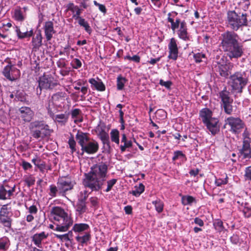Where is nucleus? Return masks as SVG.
I'll return each mask as SVG.
<instances>
[{
	"mask_svg": "<svg viewBox=\"0 0 251 251\" xmlns=\"http://www.w3.org/2000/svg\"><path fill=\"white\" fill-rule=\"evenodd\" d=\"M50 190L49 195L52 197H56L57 194L59 195L58 186H56L54 185H51L50 186Z\"/></svg>",
	"mask_w": 251,
	"mask_h": 251,
	"instance_id": "46",
	"label": "nucleus"
},
{
	"mask_svg": "<svg viewBox=\"0 0 251 251\" xmlns=\"http://www.w3.org/2000/svg\"><path fill=\"white\" fill-rule=\"evenodd\" d=\"M251 150L250 148V145L249 141L248 140H244L243 142V145L242 149L241 151L243 150Z\"/></svg>",
	"mask_w": 251,
	"mask_h": 251,
	"instance_id": "63",
	"label": "nucleus"
},
{
	"mask_svg": "<svg viewBox=\"0 0 251 251\" xmlns=\"http://www.w3.org/2000/svg\"><path fill=\"white\" fill-rule=\"evenodd\" d=\"M78 24L83 27H84L86 31L89 34H91L92 29L90 26H89L87 22L85 21V20L82 18H80V19L78 20Z\"/></svg>",
	"mask_w": 251,
	"mask_h": 251,
	"instance_id": "39",
	"label": "nucleus"
},
{
	"mask_svg": "<svg viewBox=\"0 0 251 251\" xmlns=\"http://www.w3.org/2000/svg\"><path fill=\"white\" fill-rule=\"evenodd\" d=\"M183 205H191L193 202H196L195 199L191 196H184L181 199Z\"/></svg>",
	"mask_w": 251,
	"mask_h": 251,
	"instance_id": "40",
	"label": "nucleus"
},
{
	"mask_svg": "<svg viewBox=\"0 0 251 251\" xmlns=\"http://www.w3.org/2000/svg\"><path fill=\"white\" fill-rule=\"evenodd\" d=\"M69 114H60L56 115L53 120L61 125H64L68 121Z\"/></svg>",
	"mask_w": 251,
	"mask_h": 251,
	"instance_id": "32",
	"label": "nucleus"
},
{
	"mask_svg": "<svg viewBox=\"0 0 251 251\" xmlns=\"http://www.w3.org/2000/svg\"><path fill=\"white\" fill-rule=\"evenodd\" d=\"M145 190V186L142 183L139 184V186H135V190H132L131 193L136 197L139 196Z\"/></svg>",
	"mask_w": 251,
	"mask_h": 251,
	"instance_id": "37",
	"label": "nucleus"
},
{
	"mask_svg": "<svg viewBox=\"0 0 251 251\" xmlns=\"http://www.w3.org/2000/svg\"><path fill=\"white\" fill-rule=\"evenodd\" d=\"M204 57H205V55L203 54L200 53L195 54L194 55V58L195 60V61L197 63L201 62L202 61L201 59L202 58H204Z\"/></svg>",
	"mask_w": 251,
	"mask_h": 251,
	"instance_id": "55",
	"label": "nucleus"
},
{
	"mask_svg": "<svg viewBox=\"0 0 251 251\" xmlns=\"http://www.w3.org/2000/svg\"><path fill=\"white\" fill-rule=\"evenodd\" d=\"M68 144L69 145L70 148L72 150V152H74L76 151L75 149V146H76V142L75 140H74V137L72 136L71 138H70Z\"/></svg>",
	"mask_w": 251,
	"mask_h": 251,
	"instance_id": "48",
	"label": "nucleus"
},
{
	"mask_svg": "<svg viewBox=\"0 0 251 251\" xmlns=\"http://www.w3.org/2000/svg\"><path fill=\"white\" fill-rule=\"evenodd\" d=\"M68 9L74 13L73 18L75 20H79L80 18H81L80 15L82 11V9L79 8L76 5H75L73 3H70L69 4Z\"/></svg>",
	"mask_w": 251,
	"mask_h": 251,
	"instance_id": "27",
	"label": "nucleus"
},
{
	"mask_svg": "<svg viewBox=\"0 0 251 251\" xmlns=\"http://www.w3.org/2000/svg\"><path fill=\"white\" fill-rule=\"evenodd\" d=\"M227 26L233 31H237L240 27L248 25L246 14H238L235 11L227 13Z\"/></svg>",
	"mask_w": 251,
	"mask_h": 251,
	"instance_id": "4",
	"label": "nucleus"
},
{
	"mask_svg": "<svg viewBox=\"0 0 251 251\" xmlns=\"http://www.w3.org/2000/svg\"><path fill=\"white\" fill-rule=\"evenodd\" d=\"M25 182L28 187L34 184L35 180L32 177H29L25 180Z\"/></svg>",
	"mask_w": 251,
	"mask_h": 251,
	"instance_id": "64",
	"label": "nucleus"
},
{
	"mask_svg": "<svg viewBox=\"0 0 251 251\" xmlns=\"http://www.w3.org/2000/svg\"><path fill=\"white\" fill-rule=\"evenodd\" d=\"M199 114L200 117L203 124L211 120V119H213L214 118L212 117V112L207 108L202 109L200 111Z\"/></svg>",
	"mask_w": 251,
	"mask_h": 251,
	"instance_id": "21",
	"label": "nucleus"
},
{
	"mask_svg": "<svg viewBox=\"0 0 251 251\" xmlns=\"http://www.w3.org/2000/svg\"><path fill=\"white\" fill-rule=\"evenodd\" d=\"M15 191V186L10 187L8 184L0 186V200L10 199Z\"/></svg>",
	"mask_w": 251,
	"mask_h": 251,
	"instance_id": "15",
	"label": "nucleus"
},
{
	"mask_svg": "<svg viewBox=\"0 0 251 251\" xmlns=\"http://www.w3.org/2000/svg\"><path fill=\"white\" fill-rule=\"evenodd\" d=\"M117 179H112L111 180L107 181V187L106 189L105 190V191L106 192L110 191L111 190L112 187L114 186V185L117 182Z\"/></svg>",
	"mask_w": 251,
	"mask_h": 251,
	"instance_id": "49",
	"label": "nucleus"
},
{
	"mask_svg": "<svg viewBox=\"0 0 251 251\" xmlns=\"http://www.w3.org/2000/svg\"><path fill=\"white\" fill-rule=\"evenodd\" d=\"M89 82L91 84V87L94 88L98 91H103L105 90V87L104 84L101 81V80L99 78L97 79L95 78H90L89 80Z\"/></svg>",
	"mask_w": 251,
	"mask_h": 251,
	"instance_id": "23",
	"label": "nucleus"
},
{
	"mask_svg": "<svg viewBox=\"0 0 251 251\" xmlns=\"http://www.w3.org/2000/svg\"><path fill=\"white\" fill-rule=\"evenodd\" d=\"M177 34L180 39L184 41L189 40V36L187 32V25L184 21L181 22L180 28L178 30Z\"/></svg>",
	"mask_w": 251,
	"mask_h": 251,
	"instance_id": "20",
	"label": "nucleus"
},
{
	"mask_svg": "<svg viewBox=\"0 0 251 251\" xmlns=\"http://www.w3.org/2000/svg\"><path fill=\"white\" fill-rule=\"evenodd\" d=\"M81 110L79 109L75 108L73 109L71 111V116L73 119H75V122L76 123L77 122H81L82 121V119H79V115L81 113Z\"/></svg>",
	"mask_w": 251,
	"mask_h": 251,
	"instance_id": "38",
	"label": "nucleus"
},
{
	"mask_svg": "<svg viewBox=\"0 0 251 251\" xmlns=\"http://www.w3.org/2000/svg\"><path fill=\"white\" fill-rule=\"evenodd\" d=\"M241 155L243 156V158H251V150H243L240 151Z\"/></svg>",
	"mask_w": 251,
	"mask_h": 251,
	"instance_id": "50",
	"label": "nucleus"
},
{
	"mask_svg": "<svg viewBox=\"0 0 251 251\" xmlns=\"http://www.w3.org/2000/svg\"><path fill=\"white\" fill-rule=\"evenodd\" d=\"M32 163L36 166L41 171L43 172L45 169L46 164L44 161L39 157H36L32 159Z\"/></svg>",
	"mask_w": 251,
	"mask_h": 251,
	"instance_id": "34",
	"label": "nucleus"
},
{
	"mask_svg": "<svg viewBox=\"0 0 251 251\" xmlns=\"http://www.w3.org/2000/svg\"><path fill=\"white\" fill-rule=\"evenodd\" d=\"M111 139L112 142L117 144H119V132L117 129H112L110 132Z\"/></svg>",
	"mask_w": 251,
	"mask_h": 251,
	"instance_id": "41",
	"label": "nucleus"
},
{
	"mask_svg": "<svg viewBox=\"0 0 251 251\" xmlns=\"http://www.w3.org/2000/svg\"><path fill=\"white\" fill-rule=\"evenodd\" d=\"M203 124L212 135H215L220 131L219 120L217 118H213L211 119V120Z\"/></svg>",
	"mask_w": 251,
	"mask_h": 251,
	"instance_id": "16",
	"label": "nucleus"
},
{
	"mask_svg": "<svg viewBox=\"0 0 251 251\" xmlns=\"http://www.w3.org/2000/svg\"><path fill=\"white\" fill-rule=\"evenodd\" d=\"M214 226H215V228L219 230H222L224 228L223 223L220 220H217L216 222H215L214 223Z\"/></svg>",
	"mask_w": 251,
	"mask_h": 251,
	"instance_id": "53",
	"label": "nucleus"
},
{
	"mask_svg": "<svg viewBox=\"0 0 251 251\" xmlns=\"http://www.w3.org/2000/svg\"><path fill=\"white\" fill-rule=\"evenodd\" d=\"M168 48L169 50V58L174 60H176L178 56V48L175 38L171 39Z\"/></svg>",
	"mask_w": 251,
	"mask_h": 251,
	"instance_id": "18",
	"label": "nucleus"
},
{
	"mask_svg": "<svg viewBox=\"0 0 251 251\" xmlns=\"http://www.w3.org/2000/svg\"><path fill=\"white\" fill-rule=\"evenodd\" d=\"M55 236L57 238L65 241H71L72 240V239H70V238H69L68 235H67L66 234L63 235L56 234Z\"/></svg>",
	"mask_w": 251,
	"mask_h": 251,
	"instance_id": "57",
	"label": "nucleus"
},
{
	"mask_svg": "<svg viewBox=\"0 0 251 251\" xmlns=\"http://www.w3.org/2000/svg\"><path fill=\"white\" fill-rule=\"evenodd\" d=\"M100 138L101 140L109 139V135L104 130H102L99 134Z\"/></svg>",
	"mask_w": 251,
	"mask_h": 251,
	"instance_id": "58",
	"label": "nucleus"
},
{
	"mask_svg": "<svg viewBox=\"0 0 251 251\" xmlns=\"http://www.w3.org/2000/svg\"><path fill=\"white\" fill-rule=\"evenodd\" d=\"M19 111L21 118L25 122H30L34 116L33 111L28 107H22L19 109Z\"/></svg>",
	"mask_w": 251,
	"mask_h": 251,
	"instance_id": "17",
	"label": "nucleus"
},
{
	"mask_svg": "<svg viewBox=\"0 0 251 251\" xmlns=\"http://www.w3.org/2000/svg\"><path fill=\"white\" fill-rule=\"evenodd\" d=\"M38 82L36 93L39 96L41 95L43 89L52 90L58 85L56 81L50 75H44L39 77Z\"/></svg>",
	"mask_w": 251,
	"mask_h": 251,
	"instance_id": "6",
	"label": "nucleus"
},
{
	"mask_svg": "<svg viewBox=\"0 0 251 251\" xmlns=\"http://www.w3.org/2000/svg\"><path fill=\"white\" fill-rule=\"evenodd\" d=\"M231 242L234 244H237L239 242V236L236 234H233L230 237Z\"/></svg>",
	"mask_w": 251,
	"mask_h": 251,
	"instance_id": "62",
	"label": "nucleus"
},
{
	"mask_svg": "<svg viewBox=\"0 0 251 251\" xmlns=\"http://www.w3.org/2000/svg\"><path fill=\"white\" fill-rule=\"evenodd\" d=\"M227 183V177L224 179H217L215 180V184L217 186H220L222 185L226 184Z\"/></svg>",
	"mask_w": 251,
	"mask_h": 251,
	"instance_id": "56",
	"label": "nucleus"
},
{
	"mask_svg": "<svg viewBox=\"0 0 251 251\" xmlns=\"http://www.w3.org/2000/svg\"><path fill=\"white\" fill-rule=\"evenodd\" d=\"M11 217V214L8 211L7 205H3L0 210V223L8 229L11 228L12 220Z\"/></svg>",
	"mask_w": 251,
	"mask_h": 251,
	"instance_id": "10",
	"label": "nucleus"
},
{
	"mask_svg": "<svg viewBox=\"0 0 251 251\" xmlns=\"http://www.w3.org/2000/svg\"><path fill=\"white\" fill-rule=\"evenodd\" d=\"M25 11H26V8L24 7L23 9L18 8L15 9L14 10V17L16 21H19V22H23L24 21L25 18Z\"/></svg>",
	"mask_w": 251,
	"mask_h": 251,
	"instance_id": "28",
	"label": "nucleus"
},
{
	"mask_svg": "<svg viewBox=\"0 0 251 251\" xmlns=\"http://www.w3.org/2000/svg\"><path fill=\"white\" fill-rule=\"evenodd\" d=\"M127 79L120 75L117 78V88L118 90H122L124 89L125 83L126 82Z\"/></svg>",
	"mask_w": 251,
	"mask_h": 251,
	"instance_id": "35",
	"label": "nucleus"
},
{
	"mask_svg": "<svg viewBox=\"0 0 251 251\" xmlns=\"http://www.w3.org/2000/svg\"><path fill=\"white\" fill-rule=\"evenodd\" d=\"M245 176L247 179L251 180V166L246 168Z\"/></svg>",
	"mask_w": 251,
	"mask_h": 251,
	"instance_id": "59",
	"label": "nucleus"
},
{
	"mask_svg": "<svg viewBox=\"0 0 251 251\" xmlns=\"http://www.w3.org/2000/svg\"><path fill=\"white\" fill-rule=\"evenodd\" d=\"M168 21L171 24V28L174 31L178 28L181 22L179 19H176L175 22L172 18L169 17H168Z\"/></svg>",
	"mask_w": 251,
	"mask_h": 251,
	"instance_id": "43",
	"label": "nucleus"
},
{
	"mask_svg": "<svg viewBox=\"0 0 251 251\" xmlns=\"http://www.w3.org/2000/svg\"><path fill=\"white\" fill-rule=\"evenodd\" d=\"M248 81L245 72H236L229 76V84L232 91L237 93H242Z\"/></svg>",
	"mask_w": 251,
	"mask_h": 251,
	"instance_id": "3",
	"label": "nucleus"
},
{
	"mask_svg": "<svg viewBox=\"0 0 251 251\" xmlns=\"http://www.w3.org/2000/svg\"><path fill=\"white\" fill-rule=\"evenodd\" d=\"M2 73L7 79L14 81L20 75V72L15 65L9 63L4 67Z\"/></svg>",
	"mask_w": 251,
	"mask_h": 251,
	"instance_id": "11",
	"label": "nucleus"
},
{
	"mask_svg": "<svg viewBox=\"0 0 251 251\" xmlns=\"http://www.w3.org/2000/svg\"><path fill=\"white\" fill-rule=\"evenodd\" d=\"M15 96H16V98H15L16 100L23 101L25 100V98L24 93L21 92V93H19V94L17 93V94Z\"/></svg>",
	"mask_w": 251,
	"mask_h": 251,
	"instance_id": "60",
	"label": "nucleus"
},
{
	"mask_svg": "<svg viewBox=\"0 0 251 251\" xmlns=\"http://www.w3.org/2000/svg\"><path fill=\"white\" fill-rule=\"evenodd\" d=\"M233 103H227L225 105H222L221 107L224 109L225 112L228 115H231L236 109L235 107L232 105Z\"/></svg>",
	"mask_w": 251,
	"mask_h": 251,
	"instance_id": "36",
	"label": "nucleus"
},
{
	"mask_svg": "<svg viewBox=\"0 0 251 251\" xmlns=\"http://www.w3.org/2000/svg\"><path fill=\"white\" fill-rule=\"evenodd\" d=\"M184 154L182 153L181 151H177L174 152V156L172 159L174 161H175L180 157H184Z\"/></svg>",
	"mask_w": 251,
	"mask_h": 251,
	"instance_id": "52",
	"label": "nucleus"
},
{
	"mask_svg": "<svg viewBox=\"0 0 251 251\" xmlns=\"http://www.w3.org/2000/svg\"><path fill=\"white\" fill-rule=\"evenodd\" d=\"M219 72L221 76L227 77L229 75L228 67L226 65H220L218 67Z\"/></svg>",
	"mask_w": 251,
	"mask_h": 251,
	"instance_id": "42",
	"label": "nucleus"
},
{
	"mask_svg": "<svg viewBox=\"0 0 251 251\" xmlns=\"http://www.w3.org/2000/svg\"><path fill=\"white\" fill-rule=\"evenodd\" d=\"M71 65L74 69H77L81 67L82 63L79 59L75 58L73 60Z\"/></svg>",
	"mask_w": 251,
	"mask_h": 251,
	"instance_id": "47",
	"label": "nucleus"
},
{
	"mask_svg": "<svg viewBox=\"0 0 251 251\" xmlns=\"http://www.w3.org/2000/svg\"><path fill=\"white\" fill-rule=\"evenodd\" d=\"M90 239L91 235L89 232H85L83 235H78L76 237V240L82 246L84 244L86 245Z\"/></svg>",
	"mask_w": 251,
	"mask_h": 251,
	"instance_id": "31",
	"label": "nucleus"
},
{
	"mask_svg": "<svg viewBox=\"0 0 251 251\" xmlns=\"http://www.w3.org/2000/svg\"><path fill=\"white\" fill-rule=\"evenodd\" d=\"M159 84L161 86H164L167 89H170L171 86L172 84V82L171 81H164L162 79H160L159 81Z\"/></svg>",
	"mask_w": 251,
	"mask_h": 251,
	"instance_id": "54",
	"label": "nucleus"
},
{
	"mask_svg": "<svg viewBox=\"0 0 251 251\" xmlns=\"http://www.w3.org/2000/svg\"><path fill=\"white\" fill-rule=\"evenodd\" d=\"M13 30L16 33V34L20 39H23L25 38L31 37L33 34V31L32 29L30 31H21L19 27L15 26V28H13Z\"/></svg>",
	"mask_w": 251,
	"mask_h": 251,
	"instance_id": "24",
	"label": "nucleus"
},
{
	"mask_svg": "<svg viewBox=\"0 0 251 251\" xmlns=\"http://www.w3.org/2000/svg\"><path fill=\"white\" fill-rule=\"evenodd\" d=\"M32 136L35 139H44L50 136L52 130L43 121H35L30 123L29 126Z\"/></svg>",
	"mask_w": 251,
	"mask_h": 251,
	"instance_id": "5",
	"label": "nucleus"
},
{
	"mask_svg": "<svg viewBox=\"0 0 251 251\" xmlns=\"http://www.w3.org/2000/svg\"><path fill=\"white\" fill-rule=\"evenodd\" d=\"M64 94L62 92L56 93L52 96V100L55 102L57 101H62L64 100Z\"/></svg>",
	"mask_w": 251,
	"mask_h": 251,
	"instance_id": "44",
	"label": "nucleus"
},
{
	"mask_svg": "<svg viewBox=\"0 0 251 251\" xmlns=\"http://www.w3.org/2000/svg\"><path fill=\"white\" fill-rule=\"evenodd\" d=\"M107 169V164L103 162L93 167L87 175L85 185L92 191H98L101 189L106 180Z\"/></svg>",
	"mask_w": 251,
	"mask_h": 251,
	"instance_id": "1",
	"label": "nucleus"
},
{
	"mask_svg": "<svg viewBox=\"0 0 251 251\" xmlns=\"http://www.w3.org/2000/svg\"><path fill=\"white\" fill-rule=\"evenodd\" d=\"M244 215L246 217H250L251 216V209L248 207H245L243 210Z\"/></svg>",
	"mask_w": 251,
	"mask_h": 251,
	"instance_id": "61",
	"label": "nucleus"
},
{
	"mask_svg": "<svg viewBox=\"0 0 251 251\" xmlns=\"http://www.w3.org/2000/svg\"><path fill=\"white\" fill-rule=\"evenodd\" d=\"M219 97L221 100V105L227 103H233V100L230 97L229 92L226 90L219 93Z\"/></svg>",
	"mask_w": 251,
	"mask_h": 251,
	"instance_id": "22",
	"label": "nucleus"
},
{
	"mask_svg": "<svg viewBox=\"0 0 251 251\" xmlns=\"http://www.w3.org/2000/svg\"><path fill=\"white\" fill-rule=\"evenodd\" d=\"M50 215L56 222L58 221H62L64 217L69 216L68 214L65 212L64 210L58 206L53 207L50 211Z\"/></svg>",
	"mask_w": 251,
	"mask_h": 251,
	"instance_id": "14",
	"label": "nucleus"
},
{
	"mask_svg": "<svg viewBox=\"0 0 251 251\" xmlns=\"http://www.w3.org/2000/svg\"><path fill=\"white\" fill-rule=\"evenodd\" d=\"M87 196H84V198L79 199L76 205V210L79 214L85 212L87 210L86 205V200Z\"/></svg>",
	"mask_w": 251,
	"mask_h": 251,
	"instance_id": "25",
	"label": "nucleus"
},
{
	"mask_svg": "<svg viewBox=\"0 0 251 251\" xmlns=\"http://www.w3.org/2000/svg\"><path fill=\"white\" fill-rule=\"evenodd\" d=\"M42 36L41 32L39 31L36 33L35 36L32 38V44L33 48L38 49L42 45Z\"/></svg>",
	"mask_w": 251,
	"mask_h": 251,
	"instance_id": "30",
	"label": "nucleus"
},
{
	"mask_svg": "<svg viewBox=\"0 0 251 251\" xmlns=\"http://www.w3.org/2000/svg\"><path fill=\"white\" fill-rule=\"evenodd\" d=\"M221 45L223 50L239 41V36L234 31H226L221 35Z\"/></svg>",
	"mask_w": 251,
	"mask_h": 251,
	"instance_id": "7",
	"label": "nucleus"
},
{
	"mask_svg": "<svg viewBox=\"0 0 251 251\" xmlns=\"http://www.w3.org/2000/svg\"><path fill=\"white\" fill-rule=\"evenodd\" d=\"M89 229V226L88 224L84 223L75 224L72 228L75 233H78L79 234L83 232L87 231Z\"/></svg>",
	"mask_w": 251,
	"mask_h": 251,
	"instance_id": "29",
	"label": "nucleus"
},
{
	"mask_svg": "<svg viewBox=\"0 0 251 251\" xmlns=\"http://www.w3.org/2000/svg\"><path fill=\"white\" fill-rule=\"evenodd\" d=\"M62 221H58L55 223L56 231L65 232L67 231L69 227L73 225V220L69 216L64 217Z\"/></svg>",
	"mask_w": 251,
	"mask_h": 251,
	"instance_id": "12",
	"label": "nucleus"
},
{
	"mask_svg": "<svg viewBox=\"0 0 251 251\" xmlns=\"http://www.w3.org/2000/svg\"><path fill=\"white\" fill-rule=\"evenodd\" d=\"M244 50L243 44L239 41L224 50L227 52V56L231 59L241 57L244 53Z\"/></svg>",
	"mask_w": 251,
	"mask_h": 251,
	"instance_id": "9",
	"label": "nucleus"
},
{
	"mask_svg": "<svg viewBox=\"0 0 251 251\" xmlns=\"http://www.w3.org/2000/svg\"><path fill=\"white\" fill-rule=\"evenodd\" d=\"M75 139L81 147V155L84 152L93 154L98 151L99 149L98 143L94 139H91L88 133L78 130L76 134Z\"/></svg>",
	"mask_w": 251,
	"mask_h": 251,
	"instance_id": "2",
	"label": "nucleus"
},
{
	"mask_svg": "<svg viewBox=\"0 0 251 251\" xmlns=\"http://www.w3.org/2000/svg\"><path fill=\"white\" fill-rule=\"evenodd\" d=\"M57 66L60 68H66L67 64L65 62L64 58H60L56 62Z\"/></svg>",
	"mask_w": 251,
	"mask_h": 251,
	"instance_id": "51",
	"label": "nucleus"
},
{
	"mask_svg": "<svg viewBox=\"0 0 251 251\" xmlns=\"http://www.w3.org/2000/svg\"><path fill=\"white\" fill-rule=\"evenodd\" d=\"M225 122V126H228L229 130L234 134H239L244 127V122L239 118L230 117Z\"/></svg>",
	"mask_w": 251,
	"mask_h": 251,
	"instance_id": "8",
	"label": "nucleus"
},
{
	"mask_svg": "<svg viewBox=\"0 0 251 251\" xmlns=\"http://www.w3.org/2000/svg\"><path fill=\"white\" fill-rule=\"evenodd\" d=\"M46 238L47 236L46 235L45 232L35 234L31 237L32 241L38 248H42V241Z\"/></svg>",
	"mask_w": 251,
	"mask_h": 251,
	"instance_id": "26",
	"label": "nucleus"
},
{
	"mask_svg": "<svg viewBox=\"0 0 251 251\" xmlns=\"http://www.w3.org/2000/svg\"><path fill=\"white\" fill-rule=\"evenodd\" d=\"M44 30L47 40L50 41L52 37V34L55 33L53 23L51 21L46 22L44 25Z\"/></svg>",
	"mask_w": 251,
	"mask_h": 251,
	"instance_id": "19",
	"label": "nucleus"
},
{
	"mask_svg": "<svg viewBox=\"0 0 251 251\" xmlns=\"http://www.w3.org/2000/svg\"><path fill=\"white\" fill-rule=\"evenodd\" d=\"M152 203L154 205L155 209L158 212L160 213L162 211L163 203L160 200L153 201Z\"/></svg>",
	"mask_w": 251,
	"mask_h": 251,
	"instance_id": "45",
	"label": "nucleus"
},
{
	"mask_svg": "<svg viewBox=\"0 0 251 251\" xmlns=\"http://www.w3.org/2000/svg\"><path fill=\"white\" fill-rule=\"evenodd\" d=\"M10 246V241L9 239L5 236L0 238V250L6 251Z\"/></svg>",
	"mask_w": 251,
	"mask_h": 251,
	"instance_id": "33",
	"label": "nucleus"
},
{
	"mask_svg": "<svg viewBox=\"0 0 251 251\" xmlns=\"http://www.w3.org/2000/svg\"><path fill=\"white\" fill-rule=\"evenodd\" d=\"M57 185L58 186L59 196H64L66 192L71 190L73 188V184L71 181L66 178L59 179Z\"/></svg>",
	"mask_w": 251,
	"mask_h": 251,
	"instance_id": "13",
	"label": "nucleus"
}]
</instances>
